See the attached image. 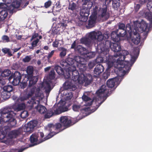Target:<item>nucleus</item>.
<instances>
[{"instance_id":"nucleus-62","label":"nucleus","mask_w":152,"mask_h":152,"mask_svg":"<svg viewBox=\"0 0 152 152\" xmlns=\"http://www.w3.org/2000/svg\"><path fill=\"white\" fill-rule=\"evenodd\" d=\"M9 5H7L5 3H0V8L4 9L5 8H8L9 7Z\"/></svg>"},{"instance_id":"nucleus-39","label":"nucleus","mask_w":152,"mask_h":152,"mask_svg":"<svg viewBox=\"0 0 152 152\" xmlns=\"http://www.w3.org/2000/svg\"><path fill=\"white\" fill-rule=\"evenodd\" d=\"M58 50L61 51L59 55L60 57L61 58H63L65 56L66 54L67 49L64 47H61L58 48Z\"/></svg>"},{"instance_id":"nucleus-29","label":"nucleus","mask_w":152,"mask_h":152,"mask_svg":"<svg viewBox=\"0 0 152 152\" xmlns=\"http://www.w3.org/2000/svg\"><path fill=\"white\" fill-rule=\"evenodd\" d=\"M8 10H10L8 8L3 9L0 12V21H3L7 17L8 15Z\"/></svg>"},{"instance_id":"nucleus-19","label":"nucleus","mask_w":152,"mask_h":152,"mask_svg":"<svg viewBox=\"0 0 152 152\" xmlns=\"http://www.w3.org/2000/svg\"><path fill=\"white\" fill-rule=\"evenodd\" d=\"M37 123V121L35 120L29 122L25 126L24 128V131L27 132H31L34 128L36 126Z\"/></svg>"},{"instance_id":"nucleus-52","label":"nucleus","mask_w":152,"mask_h":152,"mask_svg":"<svg viewBox=\"0 0 152 152\" xmlns=\"http://www.w3.org/2000/svg\"><path fill=\"white\" fill-rule=\"evenodd\" d=\"M96 65V62L94 61H89L88 64V66L90 69L93 68Z\"/></svg>"},{"instance_id":"nucleus-41","label":"nucleus","mask_w":152,"mask_h":152,"mask_svg":"<svg viewBox=\"0 0 152 152\" xmlns=\"http://www.w3.org/2000/svg\"><path fill=\"white\" fill-rule=\"evenodd\" d=\"M81 107V104H74L72 106V108L74 111L79 112L82 110Z\"/></svg>"},{"instance_id":"nucleus-54","label":"nucleus","mask_w":152,"mask_h":152,"mask_svg":"<svg viewBox=\"0 0 152 152\" xmlns=\"http://www.w3.org/2000/svg\"><path fill=\"white\" fill-rule=\"evenodd\" d=\"M31 59V56H26L22 60L23 62L25 63L29 62Z\"/></svg>"},{"instance_id":"nucleus-51","label":"nucleus","mask_w":152,"mask_h":152,"mask_svg":"<svg viewBox=\"0 0 152 152\" xmlns=\"http://www.w3.org/2000/svg\"><path fill=\"white\" fill-rule=\"evenodd\" d=\"M28 115V112L26 110H24L20 114L21 117L22 118H26Z\"/></svg>"},{"instance_id":"nucleus-25","label":"nucleus","mask_w":152,"mask_h":152,"mask_svg":"<svg viewBox=\"0 0 152 152\" xmlns=\"http://www.w3.org/2000/svg\"><path fill=\"white\" fill-rule=\"evenodd\" d=\"M96 18L95 16H91L88 20V25H86V28L90 29L94 27L96 23Z\"/></svg>"},{"instance_id":"nucleus-23","label":"nucleus","mask_w":152,"mask_h":152,"mask_svg":"<svg viewBox=\"0 0 152 152\" xmlns=\"http://www.w3.org/2000/svg\"><path fill=\"white\" fill-rule=\"evenodd\" d=\"M26 80L27 83L28 82V86L29 87L28 88L27 90L28 93V88H32L31 87L34 85L36 83L38 80V79L36 76H28L27 78H26ZM34 88H36V87H34ZM28 94L27 95H28Z\"/></svg>"},{"instance_id":"nucleus-58","label":"nucleus","mask_w":152,"mask_h":152,"mask_svg":"<svg viewBox=\"0 0 152 152\" xmlns=\"http://www.w3.org/2000/svg\"><path fill=\"white\" fill-rule=\"evenodd\" d=\"M86 55L89 58H91L94 57L95 56V54L94 53L91 52L86 53Z\"/></svg>"},{"instance_id":"nucleus-30","label":"nucleus","mask_w":152,"mask_h":152,"mask_svg":"<svg viewBox=\"0 0 152 152\" xmlns=\"http://www.w3.org/2000/svg\"><path fill=\"white\" fill-rule=\"evenodd\" d=\"M20 4V1H15L9 5V7H8V9L12 11L15 8L19 7Z\"/></svg>"},{"instance_id":"nucleus-9","label":"nucleus","mask_w":152,"mask_h":152,"mask_svg":"<svg viewBox=\"0 0 152 152\" xmlns=\"http://www.w3.org/2000/svg\"><path fill=\"white\" fill-rule=\"evenodd\" d=\"M55 128V126L53 124L50 123L47 126V128L50 132L44 138V139L41 142H43L46 140L51 138L54 135L60 132V131H57Z\"/></svg>"},{"instance_id":"nucleus-5","label":"nucleus","mask_w":152,"mask_h":152,"mask_svg":"<svg viewBox=\"0 0 152 152\" xmlns=\"http://www.w3.org/2000/svg\"><path fill=\"white\" fill-rule=\"evenodd\" d=\"M38 88H28V95H44L43 93H42L41 89L44 88L45 92L46 95H48L52 89L48 81L41 82L39 84Z\"/></svg>"},{"instance_id":"nucleus-20","label":"nucleus","mask_w":152,"mask_h":152,"mask_svg":"<svg viewBox=\"0 0 152 152\" xmlns=\"http://www.w3.org/2000/svg\"><path fill=\"white\" fill-rule=\"evenodd\" d=\"M71 103L68 104V107L64 104H61L58 107L56 110H54L55 115L59 114L62 113L68 110V107L71 105Z\"/></svg>"},{"instance_id":"nucleus-13","label":"nucleus","mask_w":152,"mask_h":152,"mask_svg":"<svg viewBox=\"0 0 152 152\" xmlns=\"http://www.w3.org/2000/svg\"><path fill=\"white\" fill-rule=\"evenodd\" d=\"M74 61L75 66H77V67H83V68H79L80 69H81L83 71L86 69L85 64L86 61H85V59L79 56H76L74 57Z\"/></svg>"},{"instance_id":"nucleus-17","label":"nucleus","mask_w":152,"mask_h":152,"mask_svg":"<svg viewBox=\"0 0 152 152\" xmlns=\"http://www.w3.org/2000/svg\"><path fill=\"white\" fill-rule=\"evenodd\" d=\"M110 48L112 51L115 52H116V54L113 56L115 58L119 57L120 54L122 53V51L120 53H119L121 49L120 44L118 42L112 43Z\"/></svg>"},{"instance_id":"nucleus-6","label":"nucleus","mask_w":152,"mask_h":152,"mask_svg":"<svg viewBox=\"0 0 152 152\" xmlns=\"http://www.w3.org/2000/svg\"><path fill=\"white\" fill-rule=\"evenodd\" d=\"M139 52L140 50L138 49L134 48L133 52L134 56H132L130 62L129 61H125L124 60L123 61V64L122 65L119 64V68H124L123 72L126 73L128 72L131 69V67L138 58Z\"/></svg>"},{"instance_id":"nucleus-4","label":"nucleus","mask_w":152,"mask_h":152,"mask_svg":"<svg viewBox=\"0 0 152 152\" xmlns=\"http://www.w3.org/2000/svg\"><path fill=\"white\" fill-rule=\"evenodd\" d=\"M128 54L129 52L127 50H122V53L119 55V57L116 60L114 59L115 61H112L111 58H112L113 60L114 58L115 57L113 56L110 55L111 57L110 58V61L107 62H108V67L111 68L113 65H114L115 68L117 69V71H119V72L122 71L123 72L124 68H119V64L122 65L123 64V61L125 60V56L128 55Z\"/></svg>"},{"instance_id":"nucleus-46","label":"nucleus","mask_w":152,"mask_h":152,"mask_svg":"<svg viewBox=\"0 0 152 152\" xmlns=\"http://www.w3.org/2000/svg\"><path fill=\"white\" fill-rule=\"evenodd\" d=\"M83 100L86 102L85 105L86 106H89L87 105L88 103L90 102L92 100L91 98L88 96H82V97Z\"/></svg>"},{"instance_id":"nucleus-61","label":"nucleus","mask_w":152,"mask_h":152,"mask_svg":"<svg viewBox=\"0 0 152 152\" xmlns=\"http://www.w3.org/2000/svg\"><path fill=\"white\" fill-rule=\"evenodd\" d=\"M39 41V39H37L33 41L31 43V45L32 47H34L37 46V44Z\"/></svg>"},{"instance_id":"nucleus-63","label":"nucleus","mask_w":152,"mask_h":152,"mask_svg":"<svg viewBox=\"0 0 152 152\" xmlns=\"http://www.w3.org/2000/svg\"><path fill=\"white\" fill-rule=\"evenodd\" d=\"M120 5V3H112L113 7L114 9H118Z\"/></svg>"},{"instance_id":"nucleus-50","label":"nucleus","mask_w":152,"mask_h":152,"mask_svg":"<svg viewBox=\"0 0 152 152\" xmlns=\"http://www.w3.org/2000/svg\"><path fill=\"white\" fill-rule=\"evenodd\" d=\"M62 98H64L66 102H71L72 100V98L73 96H61Z\"/></svg>"},{"instance_id":"nucleus-1","label":"nucleus","mask_w":152,"mask_h":152,"mask_svg":"<svg viewBox=\"0 0 152 152\" xmlns=\"http://www.w3.org/2000/svg\"><path fill=\"white\" fill-rule=\"evenodd\" d=\"M134 28L133 31L132 30V34L129 35L132 37L131 40L134 44L138 45L140 41V37L138 31L140 33L144 32V39H145L148 35L149 29L148 28V24L144 21L140 23L137 21L134 22Z\"/></svg>"},{"instance_id":"nucleus-45","label":"nucleus","mask_w":152,"mask_h":152,"mask_svg":"<svg viewBox=\"0 0 152 152\" xmlns=\"http://www.w3.org/2000/svg\"><path fill=\"white\" fill-rule=\"evenodd\" d=\"M27 72L28 76L31 77L33 76V67L31 66H29L27 67Z\"/></svg>"},{"instance_id":"nucleus-21","label":"nucleus","mask_w":152,"mask_h":152,"mask_svg":"<svg viewBox=\"0 0 152 152\" xmlns=\"http://www.w3.org/2000/svg\"><path fill=\"white\" fill-rule=\"evenodd\" d=\"M98 53L99 54V55L96 59V62L99 63L110 61V58L111 56L109 53H107V55H102L101 53Z\"/></svg>"},{"instance_id":"nucleus-32","label":"nucleus","mask_w":152,"mask_h":152,"mask_svg":"<svg viewBox=\"0 0 152 152\" xmlns=\"http://www.w3.org/2000/svg\"><path fill=\"white\" fill-rule=\"evenodd\" d=\"M80 42L81 43L89 47L91 46L92 41L88 37L82 38L81 39Z\"/></svg>"},{"instance_id":"nucleus-11","label":"nucleus","mask_w":152,"mask_h":152,"mask_svg":"<svg viewBox=\"0 0 152 152\" xmlns=\"http://www.w3.org/2000/svg\"><path fill=\"white\" fill-rule=\"evenodd\" d=\"M74 59L70 57H67L64 61L61 62L60 64L63 67L67 68V70L72 69V67H75Z\"/></svg>"},{"instance_id":"nucleus-36","label":"nucleus","mask_w":152,"mask_h":152,"mask_svg":"<svg viewBox=\"0 0 152 152\" xmlns=\"http://www.w3.org/2000/svg\"><path fill=\"white\" fill-rule=\"evenodd\" d=\"M54 69L57 73L59 75H62L64 74V69H63L59 66H56L55 67Z\"/></svg>"},{"instance_id":"nucleus-7","label":"nucleus","mask_w":152,"mask_h":152,"mask_svg":"<svg viewBox=\"0 0 152 152\" xmlns=\"http://www.w3.org/2000/svg\"><path fill=\"white\" fill-rule=\"evenodd\" d=\"M41 96H35L31 99V100L27 101V103L28 106H30L31 108H33L34 105H37L35 106V108L36 109L38 112L41 114H44L47 110V109L44 106L39 105L40 98Z\"/></svg>"},{"instance_id":"nucleus-10","label":"nucleus","mask_w":152,"mask_h":152,"mask_svg":"<svg viewBox=\"0 0 152 152\" xmlns=\"http://www.w3.org/2000/svg\"><path fill=\"white\" fill-rule=\"evenodd\" d=\"M21 77L22 75L20 72L18 71H16L9 77L8 80L10 82L11 80L13 78L12 84L14 86H17L20 83Z\"/></svg>"},{"instance_id":"nucleus-27","label":"nucleus","mask_w":152,"mask_h":152,"mask_svg":"<svg viewBox=\"0 0 152 152\" xmlns=\"http://www.w3.org/2000/svg\"><path fill=\"white\" fill-rule=\"evenodd\" d=\"M108 92V90L107 89V87L105 85H103L100 87L96 92V95H101L103 94V95H108V94H104V93H106Z\"/></svg>"},{"instance_id":"nucleus-44","label":"nucleus","mask_w":152,"mask_h":152,"mask_svg":"<svg viewBox=\"0 0 152 152\" xmlns=\"http://www.w3.org/2000/svg\"><path fill=\"white\" fill-rule=\"evenodd\" d=\"M55 77V72L54 70L50 71L47 76L48 80H53Z\"/></svg>"},{"instance_id":"nucleus-28","label":"nucleus","mask_w":152,"mask_h":152,"mask_svg":"<svg viewBox=\"0 0 152 152\" xmlns=\"http://www.w3.org/2000/svg\"><path fill=\"white\" fill-rule=\"evenodd\" d=\"M104 69L102 65L100 64H98L94 69V73L97 75H99L103 72Z\"/></svg>"},{"instance_id":"nucleus-15","label":"nucleus","mask_w":152,"mask_h":152,"mask_svg":"<svg viewBox=\"0 0 152 152\" xmlns=\"http://www.w3.org/2000/svg\"><path fill=\"white\" fill-rule=\"evenodd\" d=\"M121 77H116L109 79L107 82L106 84L108 87L113 88L115 85H118L121 82Z\"/></svg>"},{"instance_id":"nucleus-55","label":"nucleus","mask_w":152,"mask_h":152,"mask_svg":"<svg viewBox=\"0 0 152 152\" xmlns=\"http://www.w3.org/2000/svg\"><path fill=\"white\" fill-rule=\"evenodd\" d=\"M55 52V50H53L51 51L50 52L48 53V55L46 56V57L48 60H49L50 58L52 57Z\"/></svg>"},{"instance_id":"nucleus-47","label":"nucleus","mask_w":152,"mask_h":152,"mask_svg":"<svg viewBox=\"0 0 152 152\" xmlns=\"http://www.w3.org/2000/svg\"><path fill=\"white\" fill-rule=\"evenodd\" d=\"M11 72V71L10 70L5 69L1 73V75L4 77H8L10 75Z\"/></svg>"},{"instance_id":"nucleus-14","label":"nucleus","mask_w":152,"mask_h":152,"mask_svg":"<svg viewBox=\"0 0 152 152\" xmlns=\"http://www.w3.org/2000/svg\"><path fill=\"white\" fill-rule=\"evenodd\" d=\"M108 96H95L94 97L93 99L90 102L88 103L87 105H91L92 104L93 102H94L96 104L98 103V104L96 105V106H97V108H98L104 101Z\"/></svg>"},{"instance_id":"nucleus-18","label":"nucleus","mask_w":152,"mask_h":152,"mask_svg":"<svg viewBox=\"0 0 152 152\" xmlns=\"http://www.w3.org/2000/svg\"><path fill=\"white\" fill-rule=\"evenodd\" d=\"M87 8H83L81 10L80 14V20L83 22H86L88 19V17L89 14V9Z\"/></svg>"},{"instance_id":"nucleus-3","label":"nucleus","mask_w":152,"mask_h":152,"mask_svg":"<svg viewBox=\"0 0 152 152\" xmlns=\"http://www.w3.org/2000/svg\"><path fill=\"white\" fill-rule=\"evenodd\" d=\"M12 107H6L0 110V114L5 123L8 122L10 126L12 127L15 126L17 123L15 118L16 113L11 111Z\"/></svg>"},{"instance_id":"nucleus-37","label":"nucleus","mask_w":152,"mask_h":152,"mask_svg":"<svg viewBox=\"0 0 152 152\" xmlns=\"http://www.w3.org/2000/svg\"><path fill=\"white\" fill-rule=\"evenodd\" d=\"M97 35V32L93 31L90 32L88 36V37L92 41L96 39V37Z\"/></svg>"},{"instance_id":"nucleus-2","label":"nucleus","mask_w":152,"mask_h":152,"mask_svg":"<svg viewBox=\"0 0 152 152\" xmlns=\"http://www.w3.org/2000/svg\"><path fill=\"white\" fill-rule=\"evenodd\" d=\"M71 69L72 80L75 82L77 81V82L80 84L85 83L86 86H87L91 83L93 80L92 75L90 74L86 75L84 73H81L79 75V72L76 70V67H72Z\"/></svg>"},{"instance_id":"nucleus-53","label":"nucleus","mask_w":152,"mask_h":152,"mask_svg":"<svg viewBox=\"0 0 152 152\" xmlns=\"http://www.w3.org/2000/svg\"><path fill=\"white\" fill-rule=\"evenodd\" d=\"M55 126V128L56 130L57 131H60V128L61 127L62 125L61 124L59 123H57L54 124Z\"/></svg>"},{"instance_id":"nucleus-64","label":"nucleus","mask_w":152,"mask_h":152,"mask_svg":"<svg viewBox=\"0 0 152 152\" xmlns=\"http://www.w3.org/2000/svg\"><path fill=\"white\" fill-rule=\"evenodd\" d=\"M2 130V128L1 129H0V140H1L4 139L6 136L5 134L1 132Z\"/></svg>"},{"instance_id":"nucleus-12","label":"nucleus","mask_w":152,"mask_h":152,"mask_svg":"<svg viewBox=\"0 0 152 152\" xmlns=\"http://www.w3.org/2000/svg\"><path fill=\"white\" fill-rule=\"evenodd\" d=\"M39 134L41 138H42L44 137V133L42 132H39V133H34L30 137V139L31 142L33 144V145H37L42 142V141L43 140L44 138L39 142H38V138Z\"/></svg>"},{"instance_id":"nucleus-43","label":"nucleus","mask_w":152,"mask_h":152,"mask_svg":"<svg viewBox=\"0 0 152 152\" xmlns=\"http://www.w3.org/2000/svg\"><path fill=\"white\" fill-rule=\"evenodd\" d=\"M97 35L96 37V39L99 41L97 42V43H95V45H96V46H97V44L98 43L100 42H102L103 41L102 39L104 38V37L103 35L102 34L101 32L98 31L97 32Z\"/></svg>"},{"instance_id":"nucleus-33","label":"nucleus","mask_w":152,"mask_h":152,"mask_svg":"<svg viewBox=\"0 0 152 152\" xmlns=\"http://www.w3.org/2000/svg\"><path fill=\"white\" fill-rule=\"evenodd\" d=\"M55 107H53L52 108L47 110L46 112V113L45 115V118H48L52 116L55 114L54 109Z\"/></svg>"},{"instance_id":"nucleus-40","label":"nucleus","mask_w":152,"mask_h":152,"mask_svg":"<svg viewBox=\"0 0 152 152\" xmlns=\"http://www.w3.org/2000/svg\"><path fill=\"white\" fill-rule=\"evenodd\" d=\"M63 68L65 72H64V74L62 75H64V77L66 79H68L70 77L71 73V69H69V70L68 71L67 69L68 68L63 67Z\"/></svg>"},{"instance_id":"nucleus-26","label":"nucleus","mask_w":152,"mask_h":152,"mask_svg":"<svg viewBox=\"0 0 152 152\" xmlns=\"http://www.w3.org/2000/svg\"><path fill=\"white\" fill-rule=\"evenodd\" d=\"M25 96L23 97H18L16 96H12V99L15 101L16 104H18L23 101L26 100L27 98H28L32 96H27L26 97H25Z\"/></svg>"},{"instance_id":"nucleus-57","label":"nucleus","mask_w":152,"mask_h":152,"mask_svg":"<svg viewBox=\"0 0 152 152\" xmlns=\"http://www.w3.org/2000/svg\"><path fill=\"white\" fill-rule=\"evenodd\" d=\"M65 86L67 87V88L71 87L72 86V83L71 82L67 80L64 83Z\"/></svg>"},{"instance_id":"nucleus-24","label":"nucleus","mask_w":152,"mask_h":152,"mask_svg":"<svg viewBox=\"0 0 152 152\" xmlns=\"http://www.w3.org/2000/svg\"><path fill=\"white\" fill-rule=\"evenodd\" d=\"M21 134L20 129L12 130L9 132L8 136L11 138H16Z\"/></svg>"},{"instance_id":"nucleus-59","label":"nucleus","mask_w":152,"mask_h":152,"mask_svg":"<svg viewBox=\"0 0 152 152\" xmlns=\"http://www.w3.org/2000/svg\"><path fill=\"white\" fill-rule=\"evenodd\" d=\"M52 2L50 0H48L45 3L44 7L46 8H48L51 5Z\"/></svg>"},{"instance_id":"nucleus-8","label":"nucleus","mask_w":152,"mask_h":152,"mask_svg":"<svg viewBox=\"0 0 152 152\" xmlns=\"http://www.w3.org/2000/svg\"><path fill=\"white\" fill-rule=\"evenodd\" d=\"M104 43V42L103 41L98 43L97 46L95 45L96 51L98 53H101L102 55H107V53H109V49L107 48H110L113 43L109 40H106L105 41V44Z\"/></svg>"},{"instance_id":"nucleus-42","label":"nucleus","mask_w":152,"mask_h":152,"mask_svg":"<svg viewBox=\"0 0 152 152\" xmlns=\"http://www.w3.org/2000/svg\"><path fill=\"white\" fill-rule=\"evenodd\" d=\"M77 50L81 55H83L86 54V49L81 46L79 45L77 47Z\"/></svg>"},{"instance_id":"nucleus-49","label":"nucleus","mask_w":152,"mask_h":152,"mask_svg":"<svg viewBox=\"0 0 152 152\" xmlns=\"http://www.w3.org/2000/svg\"><path fill=\"white\" fill-rule=\"evenodd\" d=\"M1 39L4 42H11L10 37L7 35H4L1 37Z\"/></svg>"},{"instance_id":"nucleus-35","label":"nucleus","mask_w":152,"mask_h":152,"mask_svg":"<svg viewBox=\"0 0 152 152\" xmlns=\"http://www.w3.org/2000/svg\"><path fill=\"white\" fill-rule=\"evenodd\" d=\"M15 111H18L24 109L25 107V104L24 103H22L19 104L17 107L14 106L12 107Z\"/></svg>"},{"instance_id":"nucleus-34","label":"nucleus","mask_w":152,"mask_h":152,"mask_svg":"<svg viewBox=\"0 0 152 152\" xmlns=\"http://www.w3.org/2000/svg\"><path fill=\"white\" fill-rule=\"evenodd\" d=\"M3 92L4 94H6V95H7L8 93L12 92L13 91V86L11 85H7L4 86L3 88Z\"/></svg>"},{"instance_id":"nucleus-31","label":"nucleus","mask_w":152,"mask_h":152,"mask_svg":"<svg viewBox=\"0 0 152 152\" xmlns=\"http://www.w3.org/2000/svg\"><path fill=\"white\" fill-rule=\"evenodd\" d=\"M111 37L112 40L116 42H118L120 40V37L116 31L111 33Z\"/></svg>"},{"instance_id":"nucleus-56","label":"nucleus","mask_w":152,"mask_h":152,"mask_svg":"<svg viewBox=\"0 0 152 152\" xmlns=\"http://www.w3.org/2000/svg\"><path fill=\"white\" fill-rule=\"evenodd\" d=\"M118 28L121 29L122 30H126V27L125 24L123 23H119L118 24Z\"/></svg>"},{"instance_id":"nucleus-38","label":"nucleus","mask_w":152,"mask_h":152,"mask_svg":"<svg viewBox=\"0 0 152 152\" xmlns=\"http://www.w3.org/2000/svg\"><path fill=\"white\" fill-rule=\"evenodd\" d=\"M99 12L101 13V16L103 18L105 15L107 11V6L106 5L103 6V8H100L99 9Z\"/></svg>"},{"instance_id":"nucleus-48","label":"nucleus","mask_w":152,"mask_h":152,"mask_svg":"<svg viewBox=\"0 0 152 152\" xmlns=\"http://www.w3.org/2000/svg\"><path fill=\"white\" fill-rule=\"evenodd\" d=\"M77 7L76 4L74 2H72L69 3L68 9L73 11L76 9Z\"/></svg>"},{"instance_id":"nucleus-60","label":"nucleus","mask_w":152,"mask_h":152,"mask_svg":"<svg viewBox=\"0 0 152 152\" xmlns=\"http://www.w3.org/2000/svg\"><path fill=\"white\" fill-rule=\"evenodd\" d=\"M27 84L28 83L27 81L26 82V81L24 82L22 81L21 83L20 86L21 87V88L23 89L25 88L27 86Z\"/></svg>"},{"instance_id":"nucleus-22","label":"nucleus","mask_w":152,"mask_h":152,"mask_svg":"<svg viewBox=\"0 0 152 152\" xmlns=\"http://www.w3.org/2000/svg\"><path fill=\"white\" fill-rule=\"evenodd\" d=\"M60 121L63 126L66 128L70 126L71 125V120L69 119L66 116H62L60 117Z\"/></svg>"},{"instance_id":"nucleus-16","label":"nucleus","mask_w":152,"mask_h":152,"mask_svg":"<svg viewBox=\"0 0 152 152\" xmlns=\"http://www.w3.org/2000/svg\"><path fill=\"white\" fill-rule=\"evenodd\" d=\"M132 30L130 25L128 23L126 25V30H123L118 28L116 31L121 37H124L128 33L129 35H131Z\"/></svg>"}]
</instances>
